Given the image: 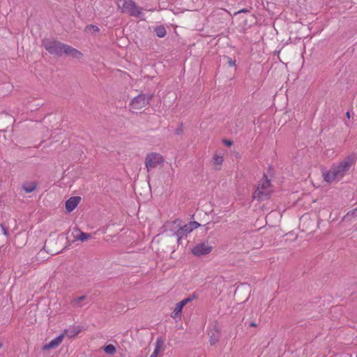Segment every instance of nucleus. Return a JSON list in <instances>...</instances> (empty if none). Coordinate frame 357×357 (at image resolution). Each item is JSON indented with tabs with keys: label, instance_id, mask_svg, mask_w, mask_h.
<instances>
[{
	"label": "nucleus",
	"instance_id": "f257e3e1",
	"mask_svg": "<svg viewBox=\"0 0 357 357\" xmlns=\"http://www.w3.org/2000/svg\"><path fill=\"white\" fill-rule=\"evenodd\" d=\"M44 48L50 54L61 56L63 54L73 58H80L83 54L73 47L51 39H45L42 41Z\"/></svg>",
	"mask_w": 357,
	"mask_h": 357
},
{
	"label": "nucleus",
	"instance_id": "f03ea898",
	"mask_svg": "<svg viewBox=\"0 0 357 357\" xmlns=\"http://www.w3.org/2000/svg\"><path fill=\"white\" fill-rule=\"evenodd\" d=\"M357 160L355 153L347 156L338 165H333L328 172L324 173V180L331 183L335 179H341Z\"/></svg>",
	"mask_w": 357,
	"mask_h": 357
},
{
	"label": "nucleus",
	"instance_id": "7ed1b4c3",
	"mask_svg": "<svg viewBox=\"0 0 357 357\" xmlns=\"http://www.w3.org/2000/svg\"><path fill=\"white\" fill-rule=\"evenodd\" d=\"M271 192L270 180L268 179L266 175H264L263 178L259 181L257 185L253 197L257 200L264 201L270 197Z\"/></svg>",
	"mask_w": 357,
	"mask_h": 357
},
{
	"label": "nucleus",
	"instance_id": "20e7f679",
	"mask_svg": "<svg viewBox=\"0 0 357 357\" xmlns=\"http://www.w3.org/2000/svg\"><path fill=\"white\" fill-rule=\"evenodd\" d=\"M118 6L121 8V13L129 14L132 17H140L142 20H144L142 17V8H139L132 0H119Z\"/></svg>",
	"mask_w": 357,
	"mask_h": 357
},
{
	"label": "nucleus",
	"instance_id": "39448f33",
	"mask_svg": "<svg viewBox=\"0 0 357 357\" xmlns=\"http://www.w3.org/2000/svg\"><path fill=\"white\" fill-rule=\"evenodd\" d=\"M152 96H146L144 93H141L138 95L137 97L134 98L130 104L131 109L132 110H139L142 108L144 107L149 103V100L151 99Z\"/></svg>",
	"mask_w": 357,
	"mask_h": 357
},
{
	"label": "nucleus",
	"instance_id": "423d86ee",
	"mask_svg": "<svg viewBox=\"0 0 357 357\" xmlns=\"http://www.w3.org/2000/svg\"><path fill=\"white\" fill-rule=\"evenodd\" d=\"M164 162L162 156L158 153H151L147 154L145 158V165L147 171L155 168L158 165Z\"/></svg>",
	"mask_w": 357,
	"mask_h": 357
},
{
	"label": "nucleus",
	"instance_id": "0eeeda50",
	"mask_svg": "<svg viewBox=\"0 0 357 357\" xmlns=\"http://www.w3.org/2000/svg\"><path fill=\"white\" fill-rule=\"evenodd\" d=\"M212 247L206 243H201L195 246L192 250V253L197 257H202L210 253Z\"/></svg>",
	"mask_w": 357,
	"mask_h": 357
},
{
	"label": "nucleus",
	"instance_id": "6e6552de",
	"mask_svg": "<svg viewBox=\"0 0 357 357\" xmlns=\"http://www.w3.org/2000/svg\"><path fill=\"white\" fill-rule=\"evenodd\" d=\"M194 298V296L191 297V296H189L186 298H184L183 300H182L181 301H180L179 303H176V305L172 314V317L175 319V318H177L178 317L181 316V312H182V309L183 308V307L189 302L192 301Z\"/></svg>",
	"mask_w": 357,
	"mask_h": 357
},
{
	"label": "nucleus",
	"instance_id": "1a4fd4ad",
	"mask_svg": "<svg viewBox=\"0 0 357 357\" xmlns=\"http://www.w3.org/2000/svg\"><path fill=\"white\" fill-rule=\"evenodd\" d=\"M63 337L64 334H61L54 340H51L49 343L45 344L43 347V350L45 351L56 348L62 342Z\"/></svg>",
	"mask_w": 357,
	"mask_h": 357
},
{
	"label": "nucleus",
	"instance_id": "9d476101",
	"mask_svg": "<svg viewBox=\"0 0 357 357\" xmlns=\"http://www.w3.org/2000/svg\"><path fill=\"white\" fill-rule=\"evenodd\" d=\"M81 200L79 197H72L66 202V209L68 212L73 211Z\"/></svg>",
	"mask_w": 357,
	"mask_h": 357
},
{
	"label": "nucleus",
	"instance_id": "9b49d317",
	"mask_svg": "<svg viewBox=\"0 0 357 357\" xmlns=\"http://www.w3.org/2000/svg\"><path fill=\"white\" fill-rule=\"evenodd\" d=\"M220 339V333L218 330L213 329V331H211L209 333V341L211 345H214L215 343H217L219 341Z\"/></svg>",
	"mask_w": 357,
	"mask_h": 357
},
{
	"label": "nucleus",
	"instance_id": "f8f14e48",
	"mask_svg": "<svg viewBox=\"0 0 357 357\" xmlns=\"http://www.w3.org/2000/svg\"><path fill=\"white\" fill-rule=\"evenodd\" d=\"M75 231H77L78 232V234L75 236V238L77 239V240H79V241H84L89 238H90L91 237V234H88V233H84L83 231H81L78 228H75Z\"/></svg>",
	"mask_w": 357,
	"mask_h": 357
},
{
	"label": "nucleus",
	"instance_id": "ddd939ff",
	"mask_svg": "<svg viewBox=\"0 0 357 357\" xmlns=\"http://www.w3.org/2000/svg\"><path fill=\"white\" fill-rule=\"evenodd\" d=\"M37 183L36 182H26L22 185V189L26 192L30 193L36 190Z\"/></svg>",
	"mask_w": 357,
	"mask_h": 357
},
{
	"label": "nucleus",
	"instance_id": "4468645a",
	"mask_svg": "<svg viewBox=\"0 0 357 357\" xmlns=\"http://www.w3.org/2000/svg\"><path fill=\"white\" fill-rule=\"evenodd\" d=\"M154 33L159 38H164L167 35V31L163 26H158L154 29Z\"/></svg>",
	"mask_w": 357,
	"mask_h": 357
},
{
	"label": "nucleus",
	"instance_id": "2eb2a0df",
	"mask_svg": "<svg viewBox=\"0 0 357 357\" xmlns=\"http://www.w3.org/2000/svg\"><path fill=\"white\" fill-rule=\"evenodd\" d=\"M85 298H86L85 296H79V297L73 298L72 300V301H71L72 306L73 307H82V304L81 303V302L82 301H84Z\"/></svg>",
	"mask_w": 357,
	"mask_h": 357
},
{
	"label": "nucleus",
	"instance_id": "dca6fc26",
	"mask_svg": "<svg viewBox=\"0 0 357 357\" xmlns=\"http://www.w3.org/2000/svg\"><path fill=\"white\" fill-rule=\"evenodd\" d=\"M164 344H165L164 340L161 337H158L156 340L154 351H156L157 353L159 354L160 350L164 349Z\"/></svg>",
	"mask_w": 357,
	"mask_h": 357
},
{
	"label": "nucleus",
	"instance_id": "f3484780",
	"mask_svg": "<svg viewBox=\"0 0 357 357\" xmlns=\"http://www.w3.org/2000/svg\"><path fill=\"white\" fill-rule=\"evenodd\" d=\"M174 235L177 237V242L178 244H181V240L184 236H186L185 232L180 227L174 233Z\"/></svg>",
	"mask_w": 357,
	"mask_h": 357
},
{
	"label": "nucleus",
	"instance_id": "a211bd4d",
	"mask_svg": "<svg viewBox=\"0 0 357 357\" xmlns=\"http://www.w3.org/2000/svg\"><path fill=\"white\" fill-rule=\"evenodd\" d=\"M104 351L107 354L113 355L116 352V348L113 344H107L104 347Z\"/></svg>",
	"mask_w": 357,
	"mask_h": 357
},
{
	"label": "nucleus",
	"instance_id": "6ab92c4d",
	"mask_svg": "<svg viewBox=\"0 0 357 357\" xmlns=\"http://www.w3.org/2000/svg\"><path fill=\"white\" fill-rule=\"evenodd\" d=\"M80 332V329H73L72 331L65 330L63 334H66L69 337H73L77 335Z\"/></svg>",
	"mask_w": 357,
	"mask_h": 357
},
{
	"label": "nucleus",
	"instance_id": "aec40b11",
	"mask_svg": "<svg viewBox=\"0 0 357 357\" xmlns=\"http://www.w3.org/2000/svg\"><path fill=\"white\" fill-rule=\"evenodd\" d=\"M99 31H100V29L97 26L92 25V24L87 25L85 28V31H86V32L97 33V32H99Z\"/></svg>",
	"mask_w": 357,
	"mask_h": 357
},
{
	"label": "nucleus",
	"instance_id": "412c9836",
	"mask_svg": "<svg viewBox=\"0 0 357 357\" xmlns=\"http://www.w3.org/2000/svg\"><path fill=\"white\" fill-rule=\"evenodd\" d=\"M356 217H357V207L353 210L349 211L344 216V218L349 220Z\"/></svg>",
	"mask_w": 357,
	"mask_h": 357
},
{
	"label": "nucleus",
	"instance_id": "4be33fe9",
	"mask_svg": "<svg viewBox=\"0 0 357 357\" xmlns=\"http://www.w3.org/2000/svg\"><path fill=\"white\" fill-rule=\"evenodd\" d=\"M213 162L215 165H220L222 164L224 159L222 156L215 154L213 157Z\"/></svg>",
	"mask_w": 357,
	"mask_h": 357
},
{
	"label": "nucleus",
	"instance_id": "5701e85b",
	"mask_svg": "<svg viewBox=\"0 0 357 357\" xmlns=\"http://www.w3.org/2000/svg\"><path fill=\"white\" fill-rule=\"evenodd\" d=\"M181 227L182 228L186 236L188 233L191 232L193 230V227H190L189 225H185L184 226Z\"/></svg>",
	"mask_w": 357,
	"mask_h": 357
},
{
	"label": "nucleus",
	"instance_id": "b1692460",
	"mask_svg": "<svg viewBox=\"0 0 357 357\" xmlns=\"http://www.w3.org/2000/svg\"><path fill=\"white\" fill-rule=\"evenodd\" d=\"M227 63H228L229 66L233 67L235 66V64H236L235 60H234L231 58L228 57V56L227 57Z\"/></svg>",
	"mask_w": 357,
	"mask_h": 357
},
{
	"label": "nucleus",
	"instance_id": "393cba45",
	"mask_svg": "<svg viewBox=\"0 0 357 357\" xmlns=\"http://www.w3.org/2000/svg\"><path fill=\"white\" fill-rule=\"evenodd\" d=\"M188 225H190V227H193V229H196L200 226V224L196 221H192Z\"/></svg>",
	"mask_w": 357,
	"mask_h": 357
},
{
	"label": "nucleus",
	"instance_id": "a878e982",
	"mask_svg": "<svg viewBox=\"0 0 357 357\" xmlns=\"http://www.w3.org/2000/svg\"><path fill=\"white\" fill-rule=\"evenodd\" d=\"M0 227H1V229H2L3 234L5 236H8V234H9V233H8V231L7 228H6V227H5L3 225H0Z\"/></svg>",
	"mask_w": 357,
	"mask_h": 357
},
{
	"label": "nucleus",
	"instance_id": "bb28decb",
	"mask_svg": "<svg viewBox=\"0 0 357 357\" xmlns=\"http://www.w3.org/2000/svg\"><path fill=\"white\" fill-rule=\"evenodd\" d=\"M223 143L227 146H231L233 144L231 141L228 139H223Z\"/></svg>",
	"mask_w": 357,
	"mask_h": 357
},
{
	"label": "nucleus",
	"instance_id": "cd10ccee",
	"mask_svg": "<svg viewBox=\"0 0 357 357\" xmlns=\"http://www.w3.org/2000/svg\"><path fill=\"white\" fill-rule=\"evenodd\" d=\"M183 132V129L181 128H177L175 130V134L176 135H181Z\"/></svg>",
	"mask_w": 357,
	"mask_h": 357
},
{
	"label": "nucleus",
	"instance_id": "c85d7f7f",
	"mask_svg": "<svg viewBox=\"0 0 357 357\" xmlns=\"http://www.w3.org/2000/svg\"><path fill=\"white\" fill-rule=\"evenodd\" d=\"M246 12H248V10L246 9V8H243L241 10H240L239 11L235 13V15L238 14V13H246Z\"/></svg>",
	"mask_w": 357,
	"mask_h": 357
},
{
	"label": "nucleus",
	"instance_id": "c756f323",
	"mask_svg": "<svg viewBox=\"0 0 357 357\" xmlns=\"http://www.w3.org/2000/svg\"><path fill=\"white\" fill-rule=\"evenodd\" d=\"M158 354L157 353V351H153V352L151 354L150 357H158Z\"/></svg>",
	"mask_w": 357,
	"mask_h": 357
},
{
	"label": "nucleus",
	"instance_id": "7c9ffc66",
	"mask_svg": "<svg viewBox=\"0 0 357 357\" xmlns=\"http://www.w3.org/2000/svg\"><path fill=\"white\" fill-rule=\"evenodd\" d=\"M257 324L255 322H252L250 324V327H257Z\"/></svg>",
	"mask_w": 357,
	"mask_h": 357
},
{
	"label": "nucleus",
	"instance_id": "2f4dec72",
	"mask_svg": "<svg viewBox=\"0 0 357 357\" xmlns=\"http://www.w3.org/2000/svg\"><path fill=\"white\" fill-rule=\"evenodd\" d=\"M346 116L349 119L350 118V112H347L346 113Z\"/></svg>",
	"mask_w": 357,
	"mask_h": 357
},
{
	"label": "nucleus",
	"instance_id": "473e14b6",
	"mask_svg": "<svg viewBox=\"0 0 357 357\" xmlns=\"http://www.w3.org/2000/svg\"><path fill=\"white\" fill-rule=\"evenodd\" d=\"M3 346V344L1 342H0V349Z\"/></svg>",
	"mask_w": 357,
	"mask_h": 357
}]
</instances>
